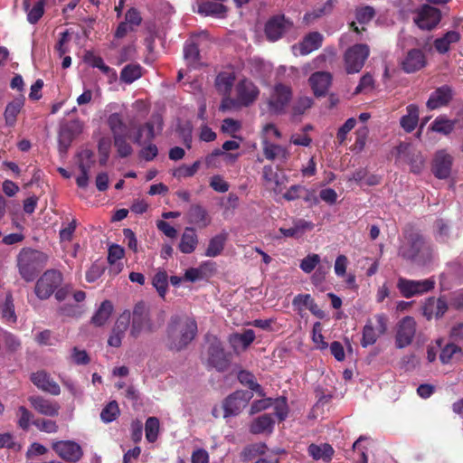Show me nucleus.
<instances>
[{
    "mask_svg": "<svg viewBox=\"0 0 463 463\" xmlns=\"http://www.w3.org/2000/svg\"><path fill=\"white\" fill-rule=\"evenodd\" d=\"M197 334V323L186 315L173 316L166 331V345L171 350L180 351L185 348Z\"/></svg>",
    "mask_w": 463,
    "mask_h": 463,
    "instance_id": "f257e3e1",
    "label": "nucleus"
},
{
    "mask_svg": "<svg viewBox=\"0 0 463 463\" xmlns=\"http://www.w3.org/2000/svg\"><path fill=\"white\" fill-rule=\"evenodd\" d=\"M399 255L420 267L428 266L434 257L430 246L420 236L403 243L399 249Z\"/></svg>",
    "mask_w": 463,
    "mask_h": 463,
    "instance_id": "f03ea898",
    "label": "nucleus"
},
{
    "mask_svg": "<svg viewBox=\"0 0 463 463\" xmlns=\"http://www.w3.org/2000/svg\"><path fill=\"white\" fill-rule=\"evenodd\" d=\"M370 53L368 45L357 43L347 49L344 55L345 68L348 74L359 72Z\"/></svg>",
    "mask_w": 463,
    "mask_h": 463,
    "instance_id": "7ed1b4c3",
    "label": "nucleus"
},
{
    "mask_svg": "<svg viewBox=\"0 0 463 463\" xmlns=\"http://www.w3.org/2000/svg\"><path fill=\"white\" fill-rule=\"evenodd\" d=\"M62 275L61 272L50 269L45 271L37 280L35 294L40 299H47L55 289L61 284Z\"/></svg>",
    "mask_w": 463,
    "mask_h": 463,
    "instance_id": "20e7f679",
    "label": "nucleus"
},
{
    "mask_svg": "<svg viewBox=\"0 0 463 463\" xmlns=\"http://www.w3.org/2000/svg\"><path fill=\"white\" fill-rule=\"evenodd\" d=\"M434 285L435 281L432 279L413 280L405 278H399L397 282L398 289L406 298L427 293L434 288Z\"/></svg>",
    "mask_w": 463,
    "mask_h": 463,
    "instance_id": "39448f33",
    "label": "nucleus"
},
{
    "mask_svg": "<svg viewBox=\"0 0 463 463\" xmlns=\"http://www.w3.org/2000/svg\"><path fill=\"white\" fill-rule=\"evenodd\" d=\"M163 118L159 114L152 115L148 122L138 128L134 137V143L138 146L149 143L157 134L162 131Z\"/></svg>",
    "mask_w": 463,
    "mask_h": 463,
    "instance_id": "423d86ee",
    "label": "nucleus"
},
{
    "mask_svg": "<svg viewBox=\"0 0 463 463\" xmlns=\"http://www.w3.org/2000/svg\"><path fill=\"white\" fill-rule=\"evenodd\" d=\"M416 334V321L412 317H405L396 326L395 345L402 349L410 345Z\"/></svg>",
    "mask_w": 463,
    "mask_h": 463,
    "instance_id": "0eeeda50",
    "label": "nucleus"
},
{
    "mask_svg": "<svg viewBox=\"0 0 463 463\" xmlns=\"http://www.w3.org/2000/svg\"><path fill=\"white\" fill-rule=\"evenodd\" d=\"M52 448L66 462L76 463L83 456L81 447L72 440L55 441L52 443Z\"/></svg>",
    "mask_w": 463,
    "mask_h": 463,
    "instance_id": "6e6552de",
    "label": "nucleus"
},
{
    "mask_svg": "<svg viewBox=\"0 0 463 463\" xmlns=\"http://www.w3.org/2000/svg\"><path fill=\"white\" fill-rule=\"evenodd\" d=\"M206 364L219 372H223L229 367L230 360L217 339H214L208 347Z\"/></svg>",
    "mask_w": 463,
    "mask_h": 463,
    "instance_id": "1a4fd4ad",
    "label": "nucleus"
},
{
    "mask_svg": "<svg viewBox=\"0 0 463 463\" xmlns=\"http://www.w3.org/2000/svg\"><path fill=\"white\" fill-rule=\"evenodd\" d=\"M377 326L374 327L371 320H368L363 328V336L361 345L368 347L373 345L381 335H383L387 330L386 317L383 314L375 316Z\"/></svg>",
    "mask_w": 463,
    "mask_h": 463,
    "instance_id": "9d476101",
    "label": "nucleus"
},
{
    "mask_svg": "<svg viewBox=\"0 0 463 463\" xmlns=\"http://www.w3.org/2000/svg\"><path fill=\"white\" fill-rule=\"evenodd\" d=\"M269 407H274L275 413L279 420H284L288 412L287 400L285 397H279L275 400L271 398H263L252 402L250 413L255 414Z\"/></svg>",
    "mask_w": 463,
    "mask_h": 463,
    "instance_id": "9b49d317",
    "label": "nucleus"
},
{
    "mask_svg": "<svg viewBox=\"0 0 463 463\" xmlns=\"http://www.w3.org/2000/svg\"><path fill=\"white\" fill-rule=\"evenodd\" d=\"M291 99V90L283 84H277L269 99V110L274 114H281Z\"/></svg>",
    "mask_w": 463,
    "mask_h": 463,
    "instance_id": "f8f14e48",
    "label": "nucleus"
},
{
    "mask_svg": "<svg viewBox=\"0 0 463 463\" xmlns=\"http://www.w3.org/2000/svg\"><path fill=\"white\" fill-rule=\"evenodd\" d=\"M151 327L147 307L144 303L137 304L133 310L131 335L137 337L140 333L151 330Z\"/></svg>",
    "mask_w": 463,
    "mask_h": 463,
    "instance_id": "ddd939ff",
    "label": "nucleus"
},
{
    "mask_svg": "<svg viewBox=\"0 0 463 463\" xmlns=\"http://www.w3.org/2000/svg\"><path fill=\"white\" fill-rule=\"evenodd\" d=\"M440 18L441 14L438 8L424 5L418 10L414 22L422 30H431L437 26Z\"/></svg>",
    "mask_w": 463,
    "mask_h": 463,
    "instance_id": "4468645a",
    "label": "nucleus"
},
{
    "mask_svg": "<svg viewBox=\"0 0 463 463\" xmlns=\"http://www.w3.org/2000/svg\"><path fill=\"white\" fill-rule=\"evenodd\" d=\"M40 253L35 250H24L18 257V267L21 276L26 280L31 281L33 279L35 272L38 268L36 263Z\"/></svg>",
    "mask_w": 463,
    "mask_h": 463,
    "instance_id": "2eb2a0df",
    "label": "nucleus"
},
{
    "mask_svg": "<svg viewBox=\"0 0 463 463\" xmlns=\"http://www.w3.org/2000/svg\"><path fill=\"white\" fill-rule=\"evenodd\" d=\"M453 156L447 149L438 150L432 160V171L436 177L439 179L448 178L451 173Z\"/></svg>",
    "mask_w": 463,
    "mask_h": 463,
    "instance_id": "dca6fc26",
    "label": "nucleus"
},
{
    "mask_svg": "<svg viewBox=\"0 0 463 463\" xmlns=\"http://www.w3.org/2000/svg\"><path fill=\"white\" fill-rule=\"evenodd\" d=\"M236 93L237 103L248 107L258 99L260 90L251 80L243 79L236 85Z\"/></svg>",
    "mask_w": 463,
    "mask_h": 463,
    "instance_id": "f3484780",
    "label": "nucleus"
},
{
    "mask_svg": "<svg viewBox=\"0 0 463 463\" xmlns=\"http://www.w3.org/2000/svg\"><path fill=\"white\" fill-rule=\"evenodd\" d=\"M252 395L248 391H236L231 394L224 402V416H232L238 414L246 407Z\"/></svg>",
    "mask_w": 463,
    "mask_h": 463,
    "instance_id": "a211bd4d",
    "label": "nucleus"
},
{
    "mask_svg": "<svg viewBox=\"0 0 463 463\" xmlns=\"http://www.w3.org/2000/svg\"><path fill=\"white\" fill-rule=\"evenodd\" d=\"M291 26L292 23L287 20L284 15H275L266 23L265 33L269 41L275 42L288 31Z\"/></svg>",
    "mask_w": 463,
    "mask_h": 463,
    "instance_id": "6ab92c4d",
    "label": "nucleus"
},
{
    "mask_svg": "<svg viewBox=\"0 0 463 463\" xmlns=\"http://www.w3.org/2000/svg\"><path fill=\"white\" fill-rule=\"evenodd\" d=\"M262 152L267 160L276 162L279 165L286 163L290 156L288 147L274 144L267 137L262 140Z\"/></svg>",
    "mask_w": 463,
    "mask_h": 463,
    "instance_id": "aec40b11",
    "label": "nucleus"
},
{
    "mask_svg": "<svg viewBox=\"0 0 463 463\" xmlns=\"http://www.w3.org/2000/svg\"><path fill=\"white\" fill-rule=\"evenodd\" d=\"M131 314L129 311H124L118 318L112 333L108 340V344L113 347H118L121 345L125 332L129 327Z\"/></svg>",
    "mask_w": 463,
    "mask_h": 463,
    "instance_id": "412c9836",
    "label": "nucleus"
},
{
    "mask_svg": "<svg viewBox=\"0 0 463 463\" xmlns=\"http://www.w3.org/2000/svg\"><path fill=\"white\" fill-rule=\"evenodd\" d=\"M452 96L453 92L450 87L441 86L430 94L426 106L430 110L445 107L449 103Z\"/></svg>",
    "mask_w": 463,
    "mask_h": 463,
    "instance_id": "4be33fe9",
    "label": "nucleus"
},
{
    "mask_svg": "<svg viewBox=\"0 0 463 463\" xmlns=\"http://www.w3.org/2000/svg\"><path fill=\"white\" fill-rule=\"evenodd\" d=\"M309 84L317 97L325 96L332 81V76L329 72L317 71L309 77Z\"/></svg>",
    "mask_w": 463,
    "mask_h": 463,
    "instance_id": "5701e85b",
    "label": "nucleus"
},
{
    "mask_svg": "<svg viewBox=\"0 0 463 463\" xmlns=\"http://www.w3.org/2000/svg\"><path fill=\"white\" fill-rule=\"evenodd\" d=\"M31 380L39 389L49 392L52 395H59L61 392L60 386L51 376L44 371H39L31 375Z\"/></svg>",
    "mask_w": 463,
    "mask_h": 463,
    "instance_id": "b1692460",
    "label": "nucleus"
},
{
    "mask_svg": "<svg viewBox=\"0 0 463 463\" xmlns=\"http://www.w3.org/2000/svg\"><path fill=\"white\" fill-rule=\"evenodd\" d=\"M255 339L252 329H247L242 333H233L229 335V343L234 352L240 353L246 350Z\"/></svg>",
    "mask_w": 463,
    "mask_h": 463,
    "instance_id": "393cba45",
    "label": "nucleus"
},
{
    "mask_svg": "<svg viewBox=\"0 0 463 463\" xmlns=\"http://www.w3.org/2000/svg\"><path fill=\"white\" fill-rule=\"evenodd\" d=\"M461 39V34L456 30L448 31L442 36L438 37L433 42L435 50L440 53H447L451 47L458 43Z\"/></svg>",
    "mask_w": 463,
    "mask_h": 463,
    "instance_id": "a878e982",
    "label": "nucleus"
},
{
    "mask_svg": "<svg viewBox=\"0 0 463 463\" xmlns=\"http://www.w3.org/2000/svg\"><path fill=\"white\" fill-rule=\"evenodd\" d=\"M29 401L33 409L43 415L52 417L59 413L60 406L56 402L40 396L30 397Z\"/></svg>",
    "mask_w": 463,
    "mask_h": 463,
    "instance_id": "bb28decb",
    "label": "nucleus"
},
{
    "mask_svg": "<svg viewBox=\"0 0 463 463\" xmlns=\"http://www.w3.org/2000/svg\"><path fill=\"white\" fill-rule=\"evenodd\" d=\"M323 42V36L319 33H310L304 40L298 44V46H293V52L295 54L297 51L299 52L300 55H307L313 51L318 49Z\"/></svg>",
    "mask_w": 463,
    "mask_h": 463,
    "instance_id": "cd10ccee",
    "label": "nucleus"
},
{
    "mask_svg": "<svg viewBox=\"0 0 463 463\" xmlns=\"http://www.w3.org/2000/svg\"><path fill=\"white\" fill-rule=\"evenodd\" d=\"M425 65V55L420 50L418 49L410 51L402 61V68L408 73L419 71Z\"/></svg>",
    "mask_w": 463,
    "mask_h": 463,
    "instance_id": "c85d7f7f",
    "label": "nucleus"
},
{
    "mask_svg": "<svg viewBox=\"0 0 463 463\" xmlns=\"http://www.w3.org/2000/svg\"><path fill=\"white\" fill-rule=\"evenodd\" d=\"M24 101L25 99L24 96H18L7 103L4 112L6 126L14 127L15 125L17 116L24 106Z\"/></svg>",
    "mask_w": 463,
    "mask_h": 463,
    "instance_id": "c756f323",
    "label": "nucleus"
},
{
    "mask_svg": "<svg viewBox=\"0 0 463 463\" xmlns=\"http://www.w3.org/2000/svg\"><path fill=\"white\" fill-rule=\"evenodd\" d=\"M187 215L188 222L198 228H206L211 223L207 211L200 205H192Z\"/></svg>",
    "mask_w": 463,
    "mask_h": 463,
    "instance_id": "7c9ffc66",
    "label": "nucleus"
},
{
    "mask_svg": "<svg viewBox=\"0 0 463 463\" xmlns=\"http://www.w3.org/2000/svg\"><path fill=\"white\" fill-rule=\"evenodd\" d=\"M220 1L221 0H202L198 3V13L218 18L223 17L226 13V8Z\"/></svg>",
    "mask_w": 463,
    "mask_h": 463,
    "instance_id": "2f4dec72",
    "label": "nucleus"
},
{
    "mask_svg": "<svg viewBox=\"0 0 463 463\" xmlns=\"http://www.w3.org/2000/svg\"><path fill=\"white\" fill-rule=\"evenodd\" d=\"M447 303L441 298H429L423 306V315L427 319L442 317L447 311Z\"/></svg>",
    "mask_w": 463,
    "mask_h": 463,
    "instance_id": "473e14b6",
    "label": "nucleus"
},
{
    "mask_svg": "<svg viewBox=\"0 0 463 463\" xmlns=\"http://www.w3.org/2000/svg\"><path fill=\"white\" fill-rule=\"evenodd\" d=\"M292 304L294 307L301 313L304 307L309 309V311L318 317H323V312L318 308L317 305L315 303L314 299L309 294H298L297 295Z\"/></svg>",
    "mask_w": 463,
    "mask_h": 463,
    "instance_id": "72a5a7b5",
    "label": "nucleus"
},
{
    "mask_svg": "<svg viewBox=\"0 0 463 463\" xmlns=\"http://www.w3.org/2000/svg\"><path fill=\"white\" fill-rule=\"evenodd\" d=\"M307 451L310 457L315 460H323L325 462L331 461L335 450L333 447L328 443H323L320 445L310 444L307 448Z\"/></svg>",
    "mask_w": 463,
    "mask_h": 463,
    "instance_id": "f704fd0d",
    "label": "nucleus"
},
{
    "mask_svg": "<svg viewBox=\"0 0 463 463\" xmlns=\"http://www.w3.org/2000/svg\"><path fill=\"white\" fill-rule=\"evenodd\" d=\"M198 244V237L194 229L191 227L185 228L182 234L181 241L179 243V250L185 254L192 253L194 251Z\"/></svg>",
    "mask_w": 463,
    "mask_h": 463,
    "instance_id": "c9c22d12",
    "label": "nucleus"
},
{
    "mask_svg": "<svg viewBox=\"0 0 463 463\" xmlns=\"http://www.w3.org/2000/svg\"><path fill=\"white\" fill-rule=\"evenodd\" d=\"M314 228V223L311 222L298 219L294 221L293 226L290 228H280L279 232L285 237H300L307 231H311Z\"/></svg>",
    "mask_w": 463,
    "mask_h": 463,
    "instance_id": "e433bc0d",
    "label": "nucleus"
},
{
    "mask_svg": "<svg viewBox=\"0 0 463 463\" xmlns=\"http://www.w3.org/2000/svg\"><path fill=\"white\" fill-rule=\"evenodd\" d=\"M407 113L401 118L402 128L408 133L414 130L419 121V108L415 104H410L406 108Z\"/></svg>",
    "mask_w": 463,
    "mask_h": 463,
    "instance_id": "4c0bfd02",
    "label": "nucleus"
},
{
    "mask_svg": "<svg viewBox=\"0 0 463 463\" xmlns=\"http://www.w3.org/2000/svg\"><path fill=\"white\" fill-rule=\"evenodd\" d=\"M462 355V347L452 341L440 351L439 359L442 364H449L459 360Z\"/></svg>",
    "mask_w": 463,
    "mask_h": 463,
    "instance_id": "58836bf2",
    "label": "nucleus"
},
{
    "mask_svg": "<svg viewBox=\"0 0 463 463\" xmlns=\"http://www.w3.org/2000/svg\"><path fill=\"white\" fill-rule=\"evenodd\" d=\"M274 420L269 414H263L255 419L250 425V431L254 434L270 433L273 430Z\"/></svg>",
    "mask_w": 463,
    "mask_h": 463,
    "instance_id": "ea45409f",
    "label": "nucleus"
},
{
    "mask_svg": "<svg viewBox=\"0 0 463 463\" xmlns=\"http://www.w3.org/2000/svg\"><path fill=\"white\" fill-rule=\"evenodd\" d=\"M235 74L232 71H222L215 80V86L219 92L229 95L234 84Z\"/></svg>",
    "mask_w": 463,
    "mask_h": 463,
    "instance_id": "a19ab883",
    "label": "nucleus"
},
{
    "mask_svg": "<svg viewBox=\"0 0 463 463\" xmlns=\"http://www.w3.org/2000/svg\"><path fill=\"white\" fill-rule=\"evenodd\" d=\"M227 240V233L222 232L213 237L205 251L207 257H216L221 254L224 248L225 241Z\"/></svg>",
    "mask_w": 463,
    "mask_h": 463,
    "instance_id": "79ce46f5",
    "label": "nucleus"
},
{
    "mask_svg": "<svg viewBox=\"0 0 463 463\" xmlns=\"http://www.w3.org/2000/svg\"><path fill=\"white\" fill-rule=\"evenodd\" d=\"M113 310L110 301L105 300L101 303L99 309L95 312L91 318V322L98 326H103L109 318Z\"/></svg>",
    "mask_w": 463,
    "mask_h": 463,
    "instance_id": "37998d69",
    "label": "nucleus"
},
{
    "mask_svg": "<svg viewBox=\"0 0 463 463\" xmlns=\"http://www.w3.org/2000/svg\"><path fill=\"white\" fill-rule=\"evenodd\" d=\"M108 126L111 131L112 137L128 134L127 126L123 121V118L118 113H112L108 117Z\"/></svg>",
    "mask_w": 463,
    "mask_h": 463,
    "instance_id": "c03bdc74",
    "label": "nucleus"
},
{
    "mask_svg": "<svg viewBox=\"0 0 463 463\" xmlns=\"http://www.w3.org/2000/svg\"><path fill=\"white\" fill-rule=\"evenodd\" d=\"M455 124V120L449 119L446 116H439L431 123L430 128L434 132L449 135L453 131Z\"/></svg>",
    "mask_w": 463,
    "mask_h": 463,
    "instance_id": "a18cd8bd",
    "label": "nucleus"
},
{
    "mask_svg": "<svg viewBox=\"0 0 463 463\" xmlns=\"http://www.w3.org/2000/svg\"><path fill=\"white\" fill-rule=\"evenodd\" d=\"M0 313L5 323L14 324L16 322V315L11 294L6 295L4 304L0 306Z\"/></svg>",
    "mask_w": 463,
    "mask_h": 463,
    "instance_id": "49530a36",
    "label": "nucleus"
},
{
    "mask_svg": "<svg viewBox=\"0 0 463 463\" xmlns=\"http://www.w3.org/2000/svg\"><path fill=\"white\" fill-rule=\"evenodd\" d=\"M114 146L119 157L125 158L132 155L133 148L128 141V134L113 137Z\"/></svg>",
    "mask_w": 463,
    "mask_h": 463,
    "instance_id": "de8ad7c7",
    "label": "nucleus"
},
{
    "mask_svg": "<svg viewBox=\"0 0 463 463\" xmlns=\"http://www.w3.org/2000/svg\"><path fill=\"white\" fill-rule=\"evenodd\" d=\"M142 76V67L139 64H128L120 73V80L130 84Z\"/></svg>",
    "mask_w": 463,
    "mask_h": 463,
    "instance_id": "09e8293b",
    "label": "nucleus"
},
{
    "mask_svg": "<svg viewBox=\"0 0 463 463\" xmlns=\"http://www.w3.org/2000/svg\"><path fill=\"white\" fill-rule=\"evenodd\" d=\"M159 420L156 417H149L145 424L146 439L149 442H155L159 434Z\"/></svg>",
    "mask_w": 463,
    "mask_h": 463,
    "instance_id": "8fccbe9b",
    "label": "nucleus"
},
{
    "mask_svg": "<svg viewBox=\"0 0 463 463\" xmlns=\"http://www.w3.org/2000/svg\"><path fill=\"white\" fill-rule=\"evenodd\" d=\"M239 381L249 386V388L256 392L260 396H263L261 386L255 382L253 374L247 371H241L238 374Z\"/></svg>",
    "mask_w": 463,
    "mask_h": 463,
    "instance_id": "3c124183",
    "label": "nucleus"
},
{
    "mask_svg": "<svg viewBox=\"0 0 463 463\" xmlns=\"http://www.w3.org/2000/svg\"><path fill=\"white\" fill-rule=\"evenodd\" d=\"M184 57L188 65L196 67L199 57L198 47L193 43H187L184 47Z\"/></svg>",
    "mask_w": 463,
    "mask_h": 463,
    "instance_id": "603ef678",
    "label": "nucleus"
},
{
    "mask_svg": "<svg viewBox=\"0 0 463 463\" xmlns=\"http://www.w3.org/2000/svg\"><path fill=\"white\" fill-rule=\"evenodd\" d=\"M200 161H195L193 165H182L175 168L173 172V175L176 178H184L193 176L200 167Z\"/></svg>",
    "mask_w": 463,
    "mask_h": 463,
    "instance_id": "864d4df0",
    "label": "nucleus"
},
{
    "mask_svg": "<svg viewBox=\"0 0 463 463\" xmlns=\"http://www.w3.org/2000/svg\"><path fill=\"white\" fill-rule=\"evenodd\" d=\"M119 414V409L118 403L113 401L110 402L101 411L100 418L102 421L109 423L116 420Z\"/></svg>",
    "mask_w": 463,
    "mask_h": 463,
    "instance_id": "5fc2aeb1",
    "label": "nucleus"
},
{
    "mask_svg": "<svg viewBox=\"0 0 463 463\" xmlns=\"http://www.w3.org/2000/svg\"><path fill=\"white\" fill-rule=\"evenodd\" d=\"M319 262V255L316 253H311L301 260L299 267L305 273L308 274L314 270V269Z\"/></svg>",
    "mask_w": 463,
    "mask_h": 463,
    "instance_id": "6e6d98bb",
    "label": "nucleus"
},
{
    "mask_svg": "<svg viewBox=\"0 0 463 463\" xmlns=\"http://www.w3.org/2000/svg\"><path fill=\"white\" fill-rule=\"evenodd\" d=\"M312 340L317 349L325 350L328 346L327 343L324 340L321 324L319 322L315 323L313 326Z\"/></svg>",
    "mask_w": 463,
    "mask_h": 463,
    "instance_id": "4d7b16f0",
    "label": "nucleus"
},
{
    "mask_svg": "<svg viewBox=\"0 0 463 463\" xmlns=\"http://www.w3.org/2000/svg\"><path fill=\"white\" fill-rule=\"evenodd\" d=\"M153 285L156 288L158 294L164 298L167 288V275L165 271H158L154 279Z\"/></svg>",
    "mask_w": 463,
    "mask_h": 463,
    "instance_id": "13d9d810",
    "label": "nucleus"
},
{
    "mask_svg": "<svg viewBox=\"0 0 463 463\" xmlns=\"http://www.w3.org/2000/svg\"><path fill=\"white\" fill-rule=\"evenodd\" d=\"M335 1L336 0H328L326 3H325V5L322 7H320L317 10H314L311 13L306 14L304 16V20L307 23H309V22L313 21L314 19L320 17L322 14L329 13L332 10Z\"/></svg>",
    "mask_w": 463,
    "mask_h": 463,
    "instance_id": "bf43d9fd",
    "label": "nucleus"
},
{
    "mask_svg": "<svg viewBox=\"0 0 463 463\" xmlns=\"http://www.w3.org/2000/svg\"><path fill=\"white\" fill-rule=\"evenodd\" d=\"M373 89V79L369 73L364 74L357 87L355 88L354 94L368 92Z\"/></svg>",
    "mask_w": 463,
    "mask_h": 463,
    "instance_id": "052dcab7",
    "label": "nucleus"
},
{
    "mask_svg": "<svg viewBox=\"0 0 463 463\" xmlns=\"http://www.w3.org/2000/svg\"><path fill=\"white\" fill-rule=\"evenodd\" d=\"M36 428L46 433H55L58 430V426L55 421L52 420H37L33 422Z\"/></svg>",
    "mask_w": 463,
    "mask_h": 463,
    "instance_id": "680f3d73",
    "label": "nucleus"
},
{
    "mask_svg": "<svg viewBox=\"0 0 463 463\" xmlns=\"http://www.w3.org/2000/svg\"><path fill=\"white\" fill-rule=\"evenodd\" d=\"M43 2L38 1L32 9L28 10L27 19L31 24H35L43 14Z\"/></svg>",
    "mask_w": 463,
    "mask_h": 463,
    "instance_id": "e2e57ef3",
    "label": "nucleus"
},
{
    "mask_svg": "<svg viewBox=\"0 0 463 463\" xmlns=\"http://www.w3.org/2000/svg\"><path fill=\"white\" fill-rule=\"evenodd\" d=\"M356 120L354 118H348L345 124L337 131V140L339 144L344 143L346 139L347 134L354 128Z\"/></svg>",
    "mask_w": 463,
    "mask_h": 463,
    "instance_id": "0e129e2a",
    "label": "nucleus"
},
{
    "mask_svg": "<svg viewBox=\"0 0 463 463\" xmlns=\"http://www.w3.org/2000/svg\"><path fill=\"white\" fill-rule=\"evenodd\" d=\"M374 15V10L371 6H364L356 11V19L360 24H367Z\"/></svg>",
    "mask_w": 463,
    "mask_h": 463,
    "instance_id": "69168bd1",
    "label": "nucleus"
},
{
    "mask_svg": "<svg viewBox=\"0 0 463 463\" xmlns=\"http://www.w3.org/2000/svg\"><path fill=\"white\" fill-rule=\"evenodd\" d=\"M313 104V100L309 97H300L295 103L293 107V111L295 115L303 114L307 109H309Z\"/></svg>",
    "mask_w": 463,
    "mask_h": 463,
    "instance_id": "338daca9",
    "label": "nucleus"
},
{
    "mask_svg": "<svg viewBox=\"0 0 463 463\" xmlns=\"http://www.w3.org/2000/svg\"><path fill=\"white\" fill-rule=\"evenodd\" d=\"M210 186L218 193H225L230 187L229 184L221 175H213L211 178Z\"/></svg>",
    "mask_w": 463,
    "mask_h": 463,
    "instance_id": "774afa93",
    "label": "nucleus"
}]
</instances>
